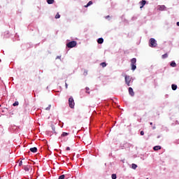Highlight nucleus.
<instances>
[{"instance_id": "1", "label": "nucleus", "mask_w": 179, "mask_h": 179, "mask_svg": "<svg viewBox=\"0 0 179 179\" xmlns=\"http://www.w3.org/2000/svg\"><path fill=\"white\" fill-rule=\"evenodd\" d=\"M150 47L152 48H155V47H157V41L153 38L150 39Z\"/></svg>"}, {"instance_id": "2", "label": "nucleus", "mask_w": 179, "mask_h": 179, "mask_svg": "<svg viewBox=\"0 0 179 179\" xmlns=\"http://www.w3.org/2000/svg\"><path fill=\"white\" fill-rule=\"evenodd\" d=\"M131 71H135V69H136V58H133L131 59Z\"/></svg>"}, {"instance_id": "3", "label": "nucleus", "mask_w": 179, "mask_h": 179, "mask_svg": "<svg viewBox=\"0 0 179 179\" xmlns=\"http://www.w3.org/2000/svg\"><path fill=\"white\" fill-rule=\"evenodd\" d=\"M124 80H125V83H126V85H127V86H131L130 83H131V82H132V78H131V76H125Z\"/></svg>"}, {"instance_id": "4", "label": "nucleus", "mask_w": 179, "mask_h": 179, "mask_svg": "<svg viewBox=\"0 0 179 179\" xmlns=\"http://www.w3.org/2000/svg\"><path fill=\"white\" fill-rule=\"evenodd\" d=\"M69 105L70 108H73L75 107V101L73 100V97L71 96L69 99Z\"/></svg>"}, {"instance_id": "5", "label": "nucleus", "mask_w": 179, "mask_h": 179, "mask_svg": "<svg viewBox=\"0 0 179 179\" xmlns=\"http://www.w3.org/2000/svg\"><path fill=\"white\" fill-rule=\"evenodd\" d=\"M77 44L78 43H76V41H73L68 43L66 44V47H68V48H73V47H76Z\"/></svg>"}, {"instance_id": "6", "label": "nucleus", "mask_w": 179, "mask_h": 179, "mask_svg": "<svg viewBox=\"0 0 179 179\" xmlns=\"http://www.w3.org/2000/svg\"><path fill=\"white\" fill-rule=\"evenodd\" d=\"M140 4V8L141 9H142V8H143V6H145V5H146V0H143L139 2Z\"/></svg>"}, {"instance_id": "7", "label": "nucleus", "mask_w": 179, "mask_h": 179, "mask_svg": "<svg viewBox=\"0 0 179 179\" xmlns=\"http://www.w3.org/2000/svg\"><path fill=\"white\" fill-rule=\"evenodd\" d=\"M129 94L130 96H135V92H134V89H132V87H129Z\"/></svg>"}, {"instance_id": "8", "label": "nucleus", "mask_w": 179, "mask_h": 179, "mask_svg": "<svg viewBox=\"0 0 179 179\" xmlns=\"http://www.w3.org/2000/svg\"><path fill=\"white\" fill-rule=\"evenodd\" d=\"M24 170L25 171H30V170H31V166H24Z\"/></svg>"}, {"instance_id": "9", "label": "nucleus", "mask_w": 179, "mask_h": 179, "mask_svg": "<svg viewBox=\"0 0 179 179\" xmlns=\"http://www.w3.org/2000/svg\"><path fill=\"white\" fill-rule=\"evenodd\" d=\"M97 43L98 44H103V43H104V39H103V38H99L97 40Z\"/></svg>"}, {"instance_id": "10", "label": "nucleus", "mask_w": 179, "mask_h": 179, "mask_svg": "<svg viewBox=\"0 0 179 179\" xmlns=\"http://www.w3.org/2000/svg\"><path fill=\"white\" fill-rule=\"evenodd\" d=\"M158 9H159V10H166V6H164V5L159 6Z\"/></svg>"}, {"instance_id": "11", "label": "nucleus", "mask_w": 179, "mask_h": 179, "mask_svg": "<svg viewBox=\"0 0 179 179\" xmlns=\"http://www.w3.org/2000/svg\"><path fill=\"white\" fill-rule=\"evenodd\" d=\"M30 151L32 152V153H36L37 148H36V147L31 148H30Z\"/></svg>"}, {"instance_id": "12", "label": "nucleus", "mask_w": 179, "mask_h": 179, "mask_svg": "<svg viewBox=\"0 0 179 179\" xmlns=\"http://www.w3.org/2000/svg\"><path fill=\"white\" fill-rule=\"evenodd\" d=\"M153 149H154V150H160V149H162V146H160V145H157V146H155L154 148H153Z\"/></svg>"}, {"instance_id": "13", "label": "nucleus", "mask_w": 179, "mask_h": 179, "mask_svg": "<svg viewBox=\"0 0 179 179\" xmlns=\"http://www.w3.org/2000/svg\"><path fill=\"white\" fill-rule=\"evenodd\" d=\"M90 5H93V1H90L87 5L85 6V8H88V6H90Z\"/></svg>"}, {"instance_id": "14", "label": "nucleus", "mask_w": 179, "mask_h": 179, "mask_svg": "<svg viewBox=\"0 0 179 179\" xmlns=\"http://www.w3.org/2000/svg\"><path fill=\"white\" fill-rule=\"evenodd\" d=\"M171 87H172V90H177V85L173 84L171 85Z\"/></svg>"}, {"instance_id": "15", "label": "nucleus", "mask_w": 179, "mask_h": 179, "mask_svg": "<svg viewBox=\"0 0 179 179\" xmlns=\"http://www.w3.org/2000/svg\"><path fill=\"white\" fill-rule=\"evenodd\" d=\"M136 167H138L136 164H131V169H133V170H136Z\"/></svg>"}, {"instance_id": "16", "label": "nucleus", "mask_w": 179, "mask_h": 179, "mask_svg": "<svg viewBox=\"0 0 179 179\" xmlns=\"http://www.w3.org/2000/svg\"><path fill=\"white\" fill-rule=\"evenodd\" d=\"M101 66H102V68H106V66H107V64H106V62H102L100 64Z\"/></svg>"}, {"instance_id": "17", "label": "nucleus", "mask_w": 179, "mask_h": 179, "mask_svg": "<svg viewBox=\"0 0 179 179\" xmlns=\"http://www.w3.org/2000/svg\"><path fill=\"white\" fill-rule=\"evenodd\" d=\"M167 57H169V55H167V53H166L162 56V59H166V58H167Z\"/></svg>"}, {"instance_id": "18", "label": "nucleus", "mask_w": 179, "mask_h": 179, "mask_svg": "<svg viewBox=\"0 0 179 179\" xmlns=\"http://www.w3.org/2000/svg\"><path fill=\"white\" fill-rule=\"evenodd\" d=\"M171 66H172L173 68H176V66H177V64L174 62H172L171 63Z\"/></svg>"}, {"instance_id": "19", "label": "nucleus", "mask_w": 179, "mask_h": 179, "mask_svg": "<svg viewBox=\"0 0 179 179\" xmlns=\"http://www.w3.org/2000/svg\"><path fill=\"white\" fill-rule=\"evenodd\" d=\"M49 5L54 3V0H46Z\"/></svg>"}, {"instance_id": "20", "label": "nucleus", "mask_w": 179, "mask_h": 179, "mask_svg": "<svg viewBox=\"0 0 179 179\" xmlns=\"http://www.w3.org/2000/svg\"><path fill=\"white\" fill-rule=\"evenodd\" d=\"M65 178H66V176H65V175H61V176L59 177L58 179H65Z\"/></svg>"}, {"instance_id": "21", "label": "nucleus", "mask_w": 179, "mask_h": 179, "mask_svg": "<svg viewBox=\"0 0 179 179\" xmlns=\"http://www.w3.org/2000/svg\"><path fill=\"white\" fill-rule=\"evenodd\" d=\"M68 135H69V133H66V132H63L61 135V136H68Z\"/></svg>"}, {"instance_id": "22", "label": "nucleus", "mask_w": 179, "mask_h": 179, "mask_svg": "<svg viewBox=\"0 0 179 179\" xmlns=\"http://www.w3.org/2000/svg\"><path fill=\"white\" fill-rule=\"evenodd\" d=\"M61 17V15H59V13H57L55 15V19H59Z\"/></svg>"}, {"instance_id": "23", "label": "nucleus", "mask_w": 179, "mask_h": 179, "mask_svg": "<svg viewBox=\"0 0 179 179\" xmlns=\"http://www.w3.org/2000/svg\"><path fill=\"white\" fill-rule=\"evenodd\" d=\"M112 179H117V175L115 173L112 174Z\"/></svg>"}, {"instance_id": "24", "label": "nucleus", "mask_w": 179, "mask_h": 179, "mask_svg": "<svg viewBox=\"0 0 179 179\" xmlns=\"http://www.w3.org/2000/svg\"><path fill=\"white\" fill-rule=\"evenodd\" d=\"M13 106L14 107H16V106H19V102H18V101H15V102L13 104Z\"/></svg>"}, {"instance_id": "25", "label": "nucleus", "mask_w": 179, "mask_h": 179, "mask_svg": "<svg viewBox=\"0 0 179 179\" xmlns=\"http://www.w3.org/2000/svg\"><path fill=\"white\" fill-rule=\"evenodd\" d=\"M45 110H47L48 111H50L51 110V105H49Z\"/></svg>"}, {"instance_id": "26", "label": "nucleus", "mask_w": 179, "mask_h": 179, "mask_svg": "<svg viewBox=\"0 0 179 179\" xmlns=\"http://www.w3.org/2000/svg\"><path fill=\"white\" fill-rule=\"evenodd\" d=\"M87 145H90V143H92V141H90V139H89L88 141H85Z\"/></svg>"}, {"instance_id": "27", "label": "nucleus", "mask_w": 179, "mask_h": 179, "mask_svg": "<svg viewBox=\"0 0 179 179\" xmlns=\"http://www.w3.org/2000/svg\"><path fill=\"white\" fill-rule=\"evenodd\" d=\"M85 90H87V91H86V93H88V94H90V92H89V90H90V89L87 87L85 88Z\"/></svg>"}, {"instance_id": "28", "label": "nucleus", "mask_w": 179, "mask_h": 179, "mask_svg": "<svg viewBox=\"0 0 179 179\" xmlns=\"http://www.w3.org/2000/svg\"><path fill=\"white\" fill-rule=\"evenodd\" d=\"M140 134L142 136H143V135H145V132L143 131H141Z\"/></svg>"}, {"instance_id": "29", "label": "nucleus", "mask_w": 179, "mask_h": 179, "mask_svg": "<svg viewBox=\"0 0 179 179\" xmlns=\"http://www.w3.org/2000/svg\"><path fill=\"white\" fill-rule=\"evenodd\" d=\"M23 164V162H22V161H20V162H19V164H18V166H22Z\"/></svg>"}, {"instance_id": "30", "label": "nucleus", "mask_w": 179, "mask_h": 179, "mask_svg": "<svg viewBox=\"0 0 179 179\" xmlns=\"http://www.w3.org/2000/svg\"><path fill=\"white\" fill-rule=\"evenodd\" d=\"M66 150H71V148L67 147V148H66Z\"/></svg>"}, {"instance_id": "31", "label": "nucleus", "mask_w": 179, "mask_h": 179, "mask_svg": "<svg viewBox=\"0 0 179 179\" xmlns=\"http://www.w3.org/2000/svg\"><path fill=\"white\" fill-rule=\"evenodd\" d=\"M65 85H66V89H68V84L66 83Z\"/></svg>"}, {"instance_id": "32", "label": "nucleus", "mask_w": 179, "mask_h": 179, "mask_svg": "<svg viewBox=\"0 0 179 179\" xmlns=\"http://www.w3.org/2000/svg\"><path fill=\"white\" fill-rule=\"evenodd\" d=\"M176 24H177V26H179V22H178L176 23Z\"/></svg>"}, {"instance_id": "33", "label": "nucleus", "mask_w": 179, "mask_h": 179, "mask_svg": "<svg viewBox=\"0 0 179 179\" xmlns=\"http://www.w3.org/2000/svg\"><path fill=\"white\" fill-rule=\"evenodd\" d=\"M150 125H153V122H150Z\"/></svg>"}, {"instance_id": "34", "label": "nucleus", "mask_w": 179, "mask_h": 179, "mask_svg": "<svg viewBox=\"0 0 179 179\" xmlns=\"http://www.w3.org/2000/svg\"><path fill=\"white\" fill-rule=\"evenodd\" d=\"M108 17H110V15H108V16L106 17V19H107Z\"/></svg>"}, {"instance_id": "35", "label": "nucleus", "mask_w": 179, "mask_h": 179, "mask_svg": "<svg viewBox=\"0 0 179 179\" xmlns=\"http://www.w3.org/2000/svg\"><path fill=\"white\" fill-rule=\"evenodd\" d=\"M152 129H156V127H153Z\"/></svg>"}, {"instance_id": "36", "label": "nucleus", "mask_w": 179, "mask_h": 179, "mask_svg": "<svg viewBox=\"0 0 179 179\" xmlns=\"http://www.w3.org/2000/svg\"><path fill=\"white\" fill-rule=\"evenodd\" d=\"M157 138H160V136H158Z\"/></svg>"}, {"instance_id": "37", "label": "nucleus", "mask_w": 179, "mask_h": 179, "mask_svg": "<svg viewBox=\"0 0 179 179\" xmlns=\"http://www.w3.org/2000/svg\"><path fill=\"white\" fill-rule=\"evenodd\" d=\"M146 179H149V178H147Z\"/></svg>"}, {"instance_id": "38", "label": "nucleus", "mask_w": 179, "mask_h": 179, "mask_svg": "<svg viewBox=\"0 0 179 179\" xmlns=\"http://www.w3.org/2000/svg\"><path fill=\"white\" fill-rule=\"evenodd\" d=\"M0 179H1V177H0Z\"/></svg>"}]
</instances>
